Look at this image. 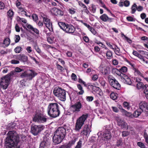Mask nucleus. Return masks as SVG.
I'll return each instance as SVG.
<instances>
[{
	"mask_svg": "<svg viewBox=\"0 0 148 148\" xmlns=\"http://www.w3.org/2000/svg\"><path fill=\"white\" fill-rule=\"evenodd\" d=\"M7 135L5 142L6 148H20L18 145L19 137L16 132L14 131H9Z\"/></svg>",
	"mask_w": 148,
	"mask_h": 148,
	"instance_id": "1",
	"label": "nucleus"
},
{
	"mask_svg": "<svg viewBox=\"0 0 148 148\" xmlns=\"http://www.w3.org/2000/svg\"><path fill=\"white\" fill-rule=\"evenodd\" d=\"M66 134V130L62 127H59L54 132L53 137V142L58 144L60 143Z\"/></svg>",
	"mask_w": 148,
	"mask_h": 148,
	"instance_id": "2",
	"label": "nucleus"
},
{
	"mask_svg": "<svg viewBox=\"0 0 148 148\" xmlns=\"http://www.w3.org/2000/svg\"><path fill=\"white\" fill-rule=\"evenodd\" d=\"M59 106L56 103H50L48 107V113L50 116L55 118L59 116L60 114Z\"/></svg>",
	"mask_w": 148,
	"mask_h": 148,
	"instance_id": "3",
	"label": "nucleus"
},
{
	"mask_svg": "<svg viewBox=\"0 0 148 148\" xmlns=\"http://www.w3.org/2000/svg\"><path fill=\"white\" fill-rule=\"evenodd\" d=\"M53 93L61 101H64L66 100V92L64 89L59 87H56L54 89Z\"/></svg>",
	"mask_w": 148,
	"mask_h": 148,
	"instance_id": "4",
	"label": "nucleus"
},
{
	"mask_svg": "<svg viewBox=\"0 0 148 148\" xmlns=\"http://www.w3.org/2000/svg\"><path fill=\"white\" fill-rule=\"evenodd\" d=\"M87 114H83L77 119L75 125V130L79 131L81 128L88 117Z\"/></svg>",
	"mask_w": 148,
	"mask_h": 148,
	"instance_id": "5",
	"label": "nucleus"
},
{
	"mask_svg": "<svg viewBox=\"0 0 148 148\" xmlns=\"http://www.w3.org/2000/svg\"><path fill=\"white\" fill-rule=\"evenodd\" d=\"M37 73L34 71L30 70L27 71H25L23 73L21 77L22 78L27 77L29 80H31L36 76Z\"/></svg>",
	"mask_w": 148,
	"mask_h": 148,
	"instance_id": "6",
	"label": "nucleus"
},
{
	"mask_svg": "<svg viewBox=\"0 0 148 148\" xmlns=\"http://www.w3.org/2000/svg\"><path fill=\"white\" fill-rule=\"evenodd\" d=\"M10 79L8 77L4 76L0 79V86L3 89L7 88L9 84Z\"/></svg>",
	"mask_w": 148,
	"mask_h": 148,
	"instance_id": "7",
	"label": "nucleus"
},
{
	"mask_svg": "<svg viewBox=\"0 0 148 148\" xmlns=\"http://www.w3.org/2000/svg\"><path fill=\"white\" fill-rule=\"evenodd\" d=\"M98 138L101 137L102 139L104 140H110L111 138V136L110 133L108 130H106L102 133L99 132L97 134Z\"/></svg>",
	"mask_w": 148,
	"mask_h": 148,
	"instance_id": "8",
	"label": "nucleus"
},
{
	"mask_svg": "<svg viewBox=\"0 0 148 148\" xmlns=\"http://www.w3.org/2000/svg\"><path fill=\"white\" fill-rule=\"evenodd\" d=\"M33 120L35 122H38L40 123H43L46 122L47 118L42 113H37L35 115Z\"/></svg>",
	"mask_w": 148,
	"mask_h": 148,
	"instance_id": "9",
	"label": "nucleus"
},
{
	"mask_svg": "<svg viewBox=\"0 0 148 148\" xmlns=\"http://www.w3.org/2000/svg\"><path fill=\"white\" fill-rule=\"evenodd\" d=\"M82 108V105L80 101H78L72 105L70 108V111L72 112L77 113L80 111Z\"/></svg>",
	"mask_w": 148,
	"mask_h": 148,
	"instance_id": "10",
	"label": "nucleus"
},
{
	"mask_svg": "<svg viewBox=\"0 0 148 148\" xmlns=\"http://www.w3.org/2000/svg\"><path fill=\"white\" fill-rule=\"evenodd\" d=\"M44 128V126L41 125H35L31 127V132L33 134L36 135L42 130Z\"/></svg>",
	"mask_w": 148,
	"mask_h": 148,
	"instance_id": "11",
	"label": "nucleus"
},
{
	"mask_svg": "<svg viewBox=\"0 0 148 148\" xmlns=\"http://www.w3.org/2000/svg\"><path fill=\"white\" fill-rule=\"evenodd\" d=\"M42 18L44 24L45 25L46 27L50 31H53L52 25L50 19L48 18L46 16L43 14Z\"/></svg>",
	"mask_w": 148,
	"mask_h": 148,
	"instance_id": "12",
	"label": "nucleus"
},
{
	"mask_svg": "<svg viewBox=\"0 0 148 148\" xmlns=\"http://www.w3.org/2000/svg\"><path fill=\"white\" fill-rule=\"evenodd\" d=\"M117 121L118 125L120 127L121 129L127 130L128 129V125L127 123H126L123 120L119 117H117L116 118Z\"/></svg>",
	"mask_w": 148,
	"mask_h": 148,
	"instance_id": "13",
	"label": "nucleus"
},
{
	"mask_svg": "<svg viewBox=\"0 0 148 148\" xmlns=\"http://www.w3.org/2000/svg\"><path fill=\"white\" fill-rule=\"evenodd\" d=\"M109 82L111 86L114 88L119 90L120 88V85L118 82L114 77L109 79Z\"/></svg>",
	"mask_w": 148,
	"mask_h": 148,
	"instance_id": "14",
	"label": "nucleus"
},
{
	"mask_svg": "<svg viewBox=\"0 0 148 148\" xmlns=\"http://www.w3.org/2000/svg\"><path fill=\"white\" fill-rule=\"evenodd\" d=\"M91 131V127L88 125H85L82 131L81 134L87 136L89 135L90 132Z\"/></svg>",
	"mask_w": 148,
	"mask_h": 148,
	"instance_id": "15",
	"label": "nucleus"
},
{
	"mask_svg": "<svg viewBox=\"0 0 148 148\" xmlns=\"http://www.w3.org/2000/svg\"><path fill=\"white\" fill-rule=\"evenodd\" d=\"M140 110L142 112L145 111L148 113V104L145 101H142L139 104Z\"/></svg>",
	"mask_w": 148,
	"mask_h": 148,
	"instance_id": "16",
	"label": "nucleus"
},
{
	"mask_svg": "<svg viewBox=\"0 0 148 148\" xmlns=\"http://www.w3.org/2000/svg\"><path fill=\"white\" fill-rule=\"evenodd\" d=\"M120 78L122 81L129 85H131L132 83L131 80L126 75L121 74L120 75Z\"/></svg>",
	"mask_w": 148,
	"mask_h": 148,
	"instance_id": "17",
	"label": "nucleus"
},
{
	"mask_svg": "<svg viewBox=\"0 0 148 148\" xmlns=\"http://www.w3.org/2000/svg\"><path fill=\"white\" fill-rule=\"evenodd\" d=\"M75 27L73 26L66 24L64 27V31L67 33H72L74 32Z\"/></svg>",
	"mask_w": 148,
	"mask_h": 148,
	"instance_id": "18",
	"label": "nucleus"
},
{
	"mask_svg": "<svg viewBox=\"0 0 148 148\" xmlns=\"http://www.w3.org/2000/svg\"><path fill=\"white\" fill-rule=\"evenodd\" d=\"M99 69L103 74L106 75L108 74L109 68L108 67L101 65L99 66Z\"/></svg>",
	"mask_w": 148,
	"mask_h": 148,
	"instance_id": "19",
	"label": "nucleus"
},
{
	"mask_svg": "<svg viewBox=\"0 0 148 148\" xmlns=\"http://www.w3.org/2000/svg\"><path fill=\"white\" fill-rule=\"evenodd\" d=\"M76 141V139L74 138L69 142L68 143L61 145L59 148H70L74 145Z\"/></svg>",
	"mask_w": 148,
	"mask_h": 148,
	"instance_id": "20",
	"label": "nucleus"
},
{
	"mask_svg": "<svg viewBox=\"0 0 148 148\" xmlns=\"http://www.w3.org/2000/svg\"><path fill=\"white\" fill-rule=\"evenodd\" d=\"M133 72L135 76H140L143 78L144 77L143 74L136 68H133Z\"/></svg>",
	"mask_w": 148,
	"mask_h": 148,
	"instance_id": "21",
	"label": "nucleus"
},
{
	"mask_svg": "<svg viewBox=\"0 0 148 148\" xmlns=\"http://www.w3.org/2000/svg\"><path fill=\"white\" fill-rule=\"evenodd\" d=\"M18 12L20 14L23 16L25 15L27 17H30V14H27L26 10L23 8H20L18 10Z\"/></svg>",
	"mask_w": 148,
	"mask_h": 148,
	"instance_id": "22",
	"label": "nucleus"
},
{
	"mask_svg": "<svg viewBox=\"0 0 148 148\" xmlns=\"http://www.w3.org/2000/svg\"><path fill=\"white\" fill-rule=\"evenodd\" d=\"M14 12L12 10H9L7 13V16L8 20L11 21L14 16Z\"/></svg>",
	"mask_w": 148,
	"mask_h": 148,
	"instance_id": "23",
	"label": "nucleus"
},
{
	"mask_svg": "<svg viewBox=\"0 0 148 148\" xmlns=\"http://www.w3.org/2000/svg\"><path fill=\"white\" fill-rule=\"evenodd\" d=\"M17 59L23 62H26L27 60V57L24 55H19L17 56Z\"/></svg>",
	"mask_w": 148,
	"mask_h": 148,
	"instance_id": "24",
	"label": "nucleus"
},
{
	"mask_svg": "<svg viewBox=\"0 0 148 148\" xmlns=\"http://www.w3.org/2000/svg\"><path fill=\"white\" fill-rule=\"evenodd\" d=\"M27 27L29 29L32 31L36 34L38 35L39 34V30L38 29L34 28L30 24L28 25L27 26Z\"/></svg>",
	"mask_w": 148,
	"mask_h": 148,
	"instance_id": "25",
	"label": "nucleus"
},
{
	"mask_svg": "<svg viewBox=\"0 0 148 148\" xmlns=\"http://www.w3.org/2000/svg\"><path fill=\"white\" fill-rule=\"evenodd\" d=\"M100 18L103 21L106 22L107 21H111L112 19L111 18H109L106 14H103L100 17Z\"/></svg>",
	"mask_w": 148,
	"mask_h": 148,
	"instance_id": "26",
	"label": "nucleus"
},
{
	"mask_svg": "<svg viewBox=\"0 0 148 148\" xmlns=\"http://www.w3.org/2000/svg\"><path fill=\"white\" fill-rule=\"evenodd\" d=\"M51 12L54 14L57 15H60L61 14L62 12L58 9L54 8L51 10Z\"/></svg>",
	"mask_w": 148,
	"mask_h": 148,
	"instance_id": "27",
	"label": "nucleus"
},
{
	"mask_svg": "<svg viewBox=\"0 0 148 148\" xmlns=\"http://www.w3.org/2000/svg\"><path fill=\"white\" fill-rule=\"evenodd\" d=\"M49 145V143L48 141H43L40 144L39 148H48Z\"/></svg>",
	"mask_w": 148,
	"mask_h": 148,
	"instance_id": "28",
	"label": "nucleus"
},
{
	"mask_svg": "<svg viewBox=\"0 0 148 148\" xmlns=\"http://www.w3.org/2000/svg\"><path fill=\"white\" fill-rule=\"evenodd\" d=\"M142 112L141 110L139 109L135 111L133 114V116L135 117H137L140 115Z\"/></svg>",
	"mask_w": 148,
	"mask_h": 148,
	"instance_id": "29",
	"label": "nucleus"
},
{
	"mask_svg": "<svg viewBox=\"0 0 148 148\" xmlns=\"http://www.w3.org/2000/svg\"><path fill=\"white\" fill-rule=\"evenodd\" d=\"M122 112L123 114L131 118L132 117V115L131 113L127 112L125 110L123 109Z\"/></svg>",
	"mask_w": 148,
	"mask_h": 148,
	"instance_id": "30",
	"label": "nucleus"
},
{
	"mask_svg": "<svg viewBox=\"0 0 148 148\" xmlns=\"http://www.w3.org/2000/svg\"><path fill=\"white\" fill-rule=\"evenodd\" d=\"M77 87L78 89L80 90V91L78 93V94L79 95H82L84 92V90L83 89V88L79 84H77Z\"/></svg>",
	"mask_w": 148,
	"mask_h": 148,
	"instance_id": "31",
	"label": "nucleus"
},
{
	"mask_svg": "<svg viewBox=\"0 0 148 148\" xmlns=\"http://www.w3.org/2000/svg\"><path fill=\"white\" fill-rule=\"evenodd\" d=\"M10 43V39L8 38H5L3 41V44L6 47L8 46L9 45Z\"/></svg>",
	"mask_w": 148,
	"mask_h": 148,
	"instance_id": "32",
	"label": "nucleus"
},
{
	"mask_svg": "<svg viewBox=\"0 0 148 148\" xmlns=\"http://www.w3.org/2000/svg\"><path fill=\"white\" fill-rule=\"evenodd\" d=\"M106 56L108 59H110L112 56V52L110 50H108L106 53Z\"/></svg>",
	"mask_w": 148,
	"mask_h": 148,
	"instance_id": "33",
	"label": "nucleus"
},
{
	"mask_svg": "<svg viewBox=\"0 0 148 148\" xmlns=\"http://www.w3.org/2000/svg\"><path fill=\"white\" fill-rule=\"evenodd\" d=\"M131 13L134 14L135 13L137 9V5L136 3H134L131 7Z\"/></svg>",
	"mask_w": 148,
	"mask_h": 148,
	"instance_id": "34",
	"label": "nucleus"
},
{
	"mask_svg": "<svg viewBox=\"0 0 148 148\" xmlns=\"http://www.w3.org/2000/svg\"><path fill=\"white\" fill-rule=\"evenodd\" d=\"M114 51L115 53L117 55H119L120 53V49L116 45L112 49Z\"/></svg>",
	"mask_w": 148,
	"mask_h": 148,
	"instance_id": "35",
	"label": "nucleus"
},
{
	"mask_svg": "<svg viewBox=\"0 0 148 148\" xmlns=\"http://www.w3.org/2000/svg\"><path fill=\"white\" fill-rule=\"evenodd\" d=\"M118 96V94L112 92L110 95V97L112 99L114 100L116 99Z\"/></svg>",
	"mask_w": 148,
	"mask_h": 148,
	"instance_id": "36",
	"label": "nucleus"
},
{
	"mask_svg": "<svg viewBox=\"0 0 148 148\" xmlns=\"http://www.w3.org/2000/svg\"><path fill=\"white\" fill-rule=\"evenodd\" d=\"M58 24L60 27L64 31V27H65L66 24L62 22H58Z\"/></svg>",
	"mask_w": 148,
	"mask_h": 148,
	"instance_id": "37",
	"label": "nucleus"
},
{
	"mask_svg": "<svg viewBox=\"0 0 148 148\" xmlns=\"http://www.w3.org/2000/svg\"><path fill=\"white\" fill-rule=\"evenodd\" d=\"M99 74H94L91 77L92 80L93 81H95L97 80L98 78Z\"/></svg>",
	"mask_w": 148,
	"mask_h": 148,
	"instance_id": "38",
	"label": "nucleus"
},
{
	"mask_svg": "<svg viewBox=\"0 0 148 148\" xmlns=\"http://www.w3.org/2000/svg\"><path fill=\"white\" fill-rule=\"evenodd\" d=\"M16 5L18 9L22 8L21 7V3L20 0H16Z\"/></svg>",
	"mask_w": 148,
	"mask_h": 148,
	"instance_id": "39",
	"label": "nucleus"
},
{
	"mask_svg": "<svg viewBox=\"0 0 148 148\" xmlns=\"http://www.w3.org/2000/svg\"><path fill=\"white\" fill-rule=\"evenodd\" d=\"M143 84L142 82H139L137 84V88L138 89H140L143 88Z\"/></svg>",
	"mask_w": 148,
	"mask_h": 148,
	"instance_id": "40",
	"label": "nucleus"
},
{
	"mask_svg": "<svg viewBox=\"0 0 148 148\" xmlns=\"http://www.w3.org/2000/svg\"><path fill=\"white\" fill-rule=\"evenodd\" d=\"M96 9V7L95 5H92L91 7L90 8V10L93 13L95 12Z\"/></svg>",
	"mask_w": 148,
	"mask_h": 148,
	"instance_id": "41",
	"label": "nucleus"
},
{
	"mask_svg": "<svg viewBox=\"0 0 148 148\" xmlns=\"http://www.w3.org/2000/svg\"><path fill=\"white\" fill-rule=\"evenodd\" d=\"M22 49L21 47H17L14 49V51L15 52L17 53H18L20 52L21 51V49Z\"/></svg>",
	"mask_w": 148,
	"mask_h": 148,
	"instance_id": "42",
	"label": "nucleus"
},
{
	"mask_svg": "<svg viewBox=\"0 0 148 148\" xmlns=\"http://www.w3.org/2000/svg\"><path fill=\"white\" fill-rule=\"evenodd\" d=\"M130 134V133L127 131H123L122 132V136L123 137H125L127 136Z\"/></svg>",
	"mask_w": 148,
	"mask_h": 148,
	"instance_id": "43",
	"label": "nucleus"
},
{
	"mask_svg": "<svg viewBox=\"0 0 148 148\" xmlns=\"http://www.w3.org/2000/svg\"><path fill=\"white\" fill-rule=\"evenodd\" d=\"M34 48L38 53H41V50L40 49L38 46L36 45L34 46Z\"/></svg>",
	"mask_w": 148,
	"mask_h": 148,
	"instance_id": "44",
	"label": "nucleus"
},
{
	"mask_svg": "<svg viewBox=\"0 0 148 148\" xmlns=\"http://www.w3.org/2000/svg\"><path fill=\"white\" fill-rule=\"evenodd\" d=\"M20 40V37L19 35H16L14 38V41L16 43L18 42Z\"/></svg>",
	"mask_w": 148,
	"mask_h": 148,
	"instance_id": "45",
	"label": "nucleus"
},
{
	"mask_svg": "<svg viewBox=\"0 0 148 148\" xmlns=\"http://www.w3.org/2000/svg\"><path fill=\"white\" fill-rule=\"evenodd\" d=\"M120 70L124 73L126 72L127 70V68L126 66H123L120 69Z\"/></svg>",
	"mask_w": 148,
	"mask_h": 148,
	"instance_id": "46",
	"label": "nucleus"
},
{
	"mask_svg": "<svg viewBox=\"0 0 148 148\" xmlns=\"http://www.w3.org/2000/svg\"><path fill=\"white\" fill-rule=\"evenodd\" d=\"M137 145L141 148H145L144 144L141 142H138L137 143Z\"/></svg>",
	"mask_w": 148,
	"mask_h": 148,
	"instance_id": "47",
	"label": "nucleus"
},
{
	"mask_svg": "<svg viewBox=\"0 0 148 148\" xmlns=\"http://www.w3.org/2000/svg\"><path fill=\"white\" fill-rule=\"evenodd\" d=\"M57 66L58 70H59L60 72H63L64 70L63 67L62 66L59 64H57Z\"/></svg>",
	"mask_w": 148,
	"mask_h": 148,
	"instance_id": "48",
	"label": "nucleus"
},
{
	"mask_svg": "<svg viewBox=\"0 0 148 148\" xmlns=\"http://www.w3.org/2000/svg\"><path fill=\"white\" fill-rule=\"evenodd\" d=\"M32 17L33 20L36 22L38 20V17L37 15L35 14H34L32 15Z\"/></svg>",
	"mask_w": 148,
	"mask_h": 148,
	"instance_id": "49",
	"label": "nucleus"
},
{
	"mask_svg": "<svg viewBox=\"0 0 148 148\" xmlns=\"http://www.w3.org/2000/svg\"><path fill=\"white\" fill-rule=\"evenodd\" d=\"M124 5L126 7H128L130 5V2L129 1L125 0L123 2Z\"/></svg>",
	"mask_w": 148,
	"mask_h": 148,
	"instance_id": "50",
	"label": "nucleus"
},
{
	"mask_svg": "<svg viewBox=\"0 0 148 148\" xmlns=\"http://www.w3.org/2000/svg\"><path fill=\"white\" fill-rule=\"evenodd\" d=\"M93 99V97L92 96H87L86 97V100L88 102L92 101Z\"/></svg>",
	"mask_w": 148,
	"mask_h": 148,
	"instance_id": "51",
	"label": "nucleus"
},
{
	"mask_svg": "<svg viewBox=\"0 0 148 148\" xmlns=\"http://www.w3.org/2000/svg\"><path fill=\"white\" fill-rule=\"evenodd\" d=\"M126 19L129 21H135V19L131 16L127 17Z\"/></svg>",
	"mask_w": 148,
	"mask_h": 148,
	"instance_id": "52",
	"label": "nucleus"
},
{
	"mask_svg": "<svg viewBox=\"0 0 148 148\" xmlns=\"http://www.w3.org/2000/svg\"><path fill=\"white\" fill-rule=\"evenodd\" d=\"M89 30L94 35H95L97 34V32L96 30L93 28L92 27Z\"/></svg>",
	"mask_w": 148,
	"mask_h": 148,
	"instance_id": "53",
	"label": "nucleus"
},
{
	"mask_svg": "<svg viewBox=\"0 0 148 148\" xmlns=\"http://www.w3.org/2000/svg\"><path fill=\"white\" fill-rule=\"evenodd\" d=\"M94 70L91 68H89L87 69L86 71V73L88 74H89L90 73L94 71Z\"/></svg>",
	"mask_w": 148,
	"mask_h": 148,
	"instance_id": "54",
	"label": "nucleus"
},
{
	"mask_svg": "<svg viewBox=\"0 0 148 148\" xmlns=\"http://www.w3.org/2000/svg\"><path fill=\"white\" fill-rule=\"evenodd\" d=\"M124 107L127 108V109L129 110L130 109V107L129 105L127 102H124L123 103Z\"/></svg>",
	"mask_w": 148,
	"mask_h": 148,
	"instance_id": "55",
	"label": "nucleus"
},
{
	"mask_svg": "<svg viewBox=\"0 0 148 148\" xmlns=\"http://www.w3.org/2000/svg\"><path fill=\"white\" fill-rule=\"evenodd\" d=\"M82 141L81 140H79L77 143V144L75 148H80L82 146Z\"/></svg>",
	"mask_w": 148,
	"mask_h": 148,
	"instance_id": "56",
	"label": "nucleus"
},
{
	"mask_svg": "<svg viewBox=\"0 0 148 148\" xmlns=\"http://www.w3.org/2000/svg\"><path fill=\"white\" fill-rule=\"evenodd\" d=\"M71 79L74 81H76L77 80V77L76 75L74 73H73L71 75Z\"/></svg>",
	"mask_w": 148,
	"mask_h": 148,
	"instance_id": "57",
	"label": "nucleus"
},
{
	"mask_svg": "<svg viewBox=\"0 0 148 148\" xmlns=\"http://www.w3.org/2000/svg\"><path fill=\"white\" fill-rule=\"evenodd\" d=\"M11 62L12 64H18L19 63L18 60H16L14 59L12 60L11 61Z\"/></svg>",
	"mask_w": 148,
	"mask_h": 148,
	"instance_id": "58",
	"label": "nucleus"
},
{
	"mask_svg": "<svg viewBox=\"0 0 148 148\" xmlns=\"http://www.w3.org/2000/svg\"><path fill=\"white\" fill-rule=\"evenodd\" d=\"M5 7V5L3 3L0 1V10L4 9Z\"/></svg>",
	"mask_w": 148,
	"mask_h": 148,
	"instance_id": "59",
	"label": "nucleus"
},
{
	"mask_svg": "<svg viewBox=\"0 0 148 148\" xmlns=\"http://www.w3.org/2000/svg\"><path fill=\"white\" fill-rule=\"evenodd\" d=\"M144 92L145 94L146 98L148 99V89H145L144 90Z\"/></svg>",
	"mask_w": 148,
	"mask_h": 148,
	"instance_id": "60",
	"label": "nucleus"
},
{
	"mask_svg": "<svg viewBox=\"0 0 148 148\" xmlns=\"http://www.w3.org/2000/svg\"><path fill=\"white\" fill-rule=\"evenodd\" d=\"M140 39L142 40L146 41L148 43V38L147 37L145 36H142L141 37Z\"/></svg>",
	"mask_w": 148,
	"mask_h": 148,
	"instance_id": "61",
	"label": "nucleus"
},
{
	"mask_svg": "<svg viewBox=\"0 0 148 148\" xmlns=\"http://www.w3.org/2000/svg\"><path fill=\"white\" fill-rule=\"evenodd\" d=\"M26 50L28 53H30L32 51V50L31 47L28 46L26 48Z\"/></svg>",
	"mask_w": 148,
	"mask_h": 148,
	"instance_id": "62",
	"label": "nucleus"
},
{
	"mask_svg": "<svg viewBox=\"0 0 148 148\" xmlns=\"http://www.w3.org/2000/svg\"><path fill=\"white\" fill-rule=\"evenodd\" d=\"M23 70V69H21L18 67H16L14 69L15 71L17 72H20L22 71Z\"/></svg>",
	"mask_w": 148,
	"mask_h": 148,
	"instance_id": "63",
	"label": "nucleus"
},
{
	"mask_svg": "<svg viewBox=\"0 0 148 148\" xmlns=\"http://www.w3.org/2000/svg\"><path fill=\"white\" fill-rule=\"evenodd\" d=\"M69 13L71 14H73L75 12V10L73 8L69 9Z\"/></svg>",
	"mask_w": 148,
	"mask_h": 148,
	"instance_id": "64",
	"label": "nucleus"
}]
</instances>
